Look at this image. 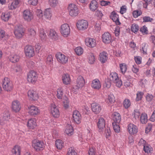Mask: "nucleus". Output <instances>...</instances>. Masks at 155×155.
<instances>
[{"instance_id": "46", "label": "nucleus", "mask_w": 155, "mask_h": 155, "mask_svg": "<svg viewBox=\"0 0 155 155\" xmlns=\"http://www.w3.org/2000/svg\"><path fill=\"white\" fill-rule=\"evenodd\" d=\"M132 115L136 120L138 119L139 116L141 115L140 110L137 109H135L132 114Z\"/></svg>"}, {"instance_id": "16", "label": "nucleus", "mask_w": 155, "mask_h": 155, "mask_svg": "<svg viewBox=\"0 0 155 155\" xmlns=\"http://www.w3.org/2000/svg\"><path fill=\"white\" fill-rule=\"evenodd\" d=\"M111 35L108 32H105L102 35V40L106 44L110 43L112 41Z\"/></svg>"}, {"instance_id": "39", "label": "nucleus", "mask_w": 155, "mask_h": 155, "mask_svg": "<svg viewBox=\"0 0 155 155\" xmlns=\"http://www.w3.org/2000/svg\"><path fill=\"white\" fill-rule=\"evenodd\" d=\"M44 17L47 19H50L51 17V12L50 8H48L45 11Z\"/></svg>"}, {"instance_id": "32", "label": "nucleus", "mask_w": 155, "mask_h": 155, "mask_svg": "<svg viewBox=\"0 0 155 155\" xmlns=\"http://www.w3.org/2000/svg\"><path fill=\"white\" fill-rule=\"evenodd\" d=\"M148 116L147 114L145 113H142L140 115V120L142 124H146L148 121Z\"/></svg>"}, {"instance_id": "31", "label": "nucleus", "mask_w": 155, "mask_h": 155, "mask_svg": "<svg viewBox=\"0 0 155 155\" xmlns=\"http://www.w3.org/2000/svg\"><path fill=\"white\" fill-rule=\"evenodd\" d=\"M114 122L119 123L121 120V117L120 114L117 112H114L113 114Z\"/></svg>"}, {"instance_id": "19", "label": "nucleus", "mask_w": 155, "mask_h": 155, "mask_svg": "<svg viewBox=\"0 0 155 155\" xmlns=\"http://www.w3.org/2000/svg\"><path fill=\"white\" fill-rule=\"evenodd\" d=\"M127 130L129 134H136L138 131L137 127L132 123H130L128 125Z\"/></svg>"}, {"instance_id": "54", "label": "nucleus", "mask_w": 155, "mask_h": 155, "mask_svg": "<svg viewBox=\"0 0 155 155\" xmlns=\"http://www.w3.org/2000/svg\"><path fill=\"white\" fill-rule=\"evenodd\" d=\"M64 107L65 109H68L69 107V101L68 97H65L63 101Z\"/></svg>"}, {"instance_id": "25", "label": "nucleus", "mask_w": 155, "mask_h": 155, "mask_svg": "<svg viewBox=\"0 0 155 155\" xmlns=\"http://www.w3.org/2000/svg\"><path fill=\"white\" fill-rule=\"evenodd\" d=\"M27 126L30 129H34L37 126L36 120L35 118L29 119L27 122Z\"/></svg>"}, {"instance_id": "13", "label": "nucleus", "mask_w": 155, "mask_h": 155, "mask_svg": "<svg viewBox=\"0 0 155 155\" xmlns=\"http://www.w3.org/2000/svg\"><path fill=\"white\" fill-rule=\"evenodd\" d=\"M77 28L79 30H84L88 26V22L85 20H82L78 21L77 24Z\"/></svg>"}, {"instance_id": "49", "label": "nucleus", "mask_w": 155, "mask_h": 155, "mask_svg": "<svg viewBox=\"0 0 155 155\" xmlns=\"http://www.w3.org/2000/svg\"><path fill=\"white\" fill-rule=\"evenodd\" d=\"M120 70L123 74H124L127 70V65L124 63L120 64H119Z\"/></svg>"}, {"instance_id": "55", "label": "nucleus", "mask_w": 155, "mask_h": 155, "mask_svg": "<svg viewBox=\"0 0 155 155\" xmlns=\"http://www.w3.org/2000/svg\"><path fill=\"white\" fill-rule=\"evenodd\" d=\"M144 94L143 92L141 91H138L137 94V97L136 99L137 101H139L141 100L142 97L143 96Z\"/></svg>"}, {"instance_id": "24", "label": "nucleus", "mask_w": 155, "mask_h": 155, "mask_svg": "<svg viewBox=\"0 0 155 155\" xmlns=\"http://www.w3.org/2000/svg\"><path fill=\"white\" fill-rule=\"evenodd\" d=\"M91 86L93 88L96 90H99L101 87V82L98 79L93 80Z\"/></svg>"}, {"instance_id": "62", "label": "nucleus", "mask_w": 155, "mask_h": 155, "mask_svg": "<svg viewBox=\"0 0 155 155\" xmlns=\"http://www.w3.org/2000/svg\"><path fill=\"white\" fill-rule=\"evenodd\" d=\"M37 15L40 19H43L44 15H43L42 11L41 10H37Z\"/></svg>"}, {"instance_id": "41", "label": "nucleus", "mask_w": 155, "mask_h": 155, "mask_svg": "<svg viewBox=\"0 0 155 155\" xmlns=\"http://www.w3.org/2000/svg\"><path fill=\"white\" fill-rule=\"evenodd\" d=\"M57 97L59 99H62L64 94L63 89L62 88H58L57 89Z\"/></svg>"}, {"instance_id": "22", "label": "nucleus", "mask_w": 155, "mask_h": 155, "mask_svg": "<svg viewBox=\"0 0 155 155\" xmlns=\"http://www.w3.org/2000/svg\"><path fill=\"white\" fill-rule=\"evenodd\" d=\"M110 18L112 19L117 25H118L120 24L119 15L115 12L113 11L111 13Z\"/></svg>"}, {"instance_id": "26", "label": "nucleus", "mask_w": 155, "mask_h": 155, "mask_svg": "<svg viewBox=\"0 0 155 155\" xmlns=\"http://www.w3.org/2000/svg\"><path fill=\"white\" fill-rule=\"evenodd\" d=\"M20 58L19 54L16 53H13L9 56V58L10 61L12 63L18 62Z\"/></svg>"}, {"instance_id": "29", "label": "nucleus", "mask_w": 155, "mask_h": 155, "mask_svg": "<svg viewBox=\"0 0 155 155\" xmlns=\"http://www.w3.org/2000/svg\"><path fill=\"white\" fill-rule=\"evenodd\" d=\"M108 58V54L105 51H103L100 53L99 55L100 61L102 63H105Z\"/></svg>"}, {"instance_id": "60", "label": "nucleus", "mask_w": 155, "mask_h": 155, "mask_svg": "<svg viewBox=\"0 0 155 155\" xmlns=\"http://www.w3.org/2000/svg\"><path fill=\"white\" fill-rule=\"evenodd\" d=\"M143 21L144 22H151L153 19L149 16H144L143 18Z\"/></svg>"}, {"instance_id": "27", "label": "nucleus", "mask_w": 155, "mask_h": 155, "mask_svg": "<svg viewBox=\"0 0 155 155\" xmlns=\"http://www.w3.org/2000/svg\"><path fill=\"white\" fill-rule=\"evenodd\" d=\"M1 116H2V120L3 122H5V124H6L10 119V114L7 110L2 113Z\"/></svg>"}, {"instance_id": "28", "label": "nucleus", "mask_w": 155, "mask_h": 155, "mask_svg": "<svg viewBox=\"0 0 155 155\" xmlns=\"http://www.w3.org/2000/svg\"><path fill=\"white\" fill-rule=\"evenodd\" d=\"M48 35L50 38L54 40H56L58 38L57 32L53 29H50L48 31Z\"/></svg>"}, {"instance_id": "50", "label": "nucleus", "mask_w": 155, "mask_h": 155, "mask_svg": "<svg viewBox=\"0 0 155 155\" xmlns=\"http://www.w3.org/2000/svg\"><path fill=\"white\" fill-rule=\"evenodd\" d=\"M48 4L52 7H55L58 4V0H48Z\"/></svg>"}, {"instance_id": "15", "label": "nucleus", "mask_w": 155, "mask_h": 155, "mask_svg": "<svg viewBox=\"0 0 155 155\" xmlns=\"http://www.w3.org/2000/svg\"><path fill=\"white\" fill-rule=\"evenodd\" d=\"M105 121L104 118L100 117L98 119L97 123V126L100 132H103L105 127Z\"/></svg>"}, {"instance_id": "38", "label": "nucleus", "mask_w": 155, "mask_h": 155, "mask_svg": "<svg viewBox=\"0 0 155 155\" xmlns=\"http://www.w3.org/2000/svg\"><path fill=\"white\" fill-rule=\"evenodd\" d=\"M115 101V97L114 95L112 94H110L108 95L107 98L105 100V101L108 104H112Z\"/></svg>"}, {"instance_id": "9", "label": "nucleus", "mask_w": 155, "mask_h": 155, "mask_svg": "<svg viewBox=\"0 0 155 155\" xmlns=\"http://www.w3.org/2000/svg\"><path fill=\"white\" fill-rule=\"evenodd\" d=\"M38 75L34 71H30L28 74L27 79L29 82H34L37 80Z\"/></svg>"}, {"instance_id": "5", "label": "nucleus", "mask_w": 155, "mask_h": 155, "mask_svg": "<svg viewBox=\"0 0 155 155\" xmlns=\"http://www.w3.org/2000/svg\"><path fill=\"white\" fill-rule=\"evenodd\" d=\"M68 9L70 16L73 17L77 16L78 14V10L77 6L74 4H70Z\"/></svg>"}, {"instance_id": "17", "label": "nucleus", "mask_w": 155, "mask_h": 155, "mask_svg": "<svg viewBox=\"0 0 155 155\" xmlns=\"http://www.w3.org/2000/svg\"><path fill=\"white\" fill-rule=\"evenodd\" d=\"M51 109L52 116L55 118L58 117L60 115V112L56 106L54 104H52Z\"/></svg>"}, {"instance_id": "2", "label": "nucleus", "mask_w": 155, "mask_h": 155, "mask_svg": "<svg viewBox=\"0 0 155 155\" xmlns=\"http://www.w3.org/2000/svg\"><path fill=\"white\" fill-rule=\"evenodd\" d=\"M84 80L83 77L81 76H78L77 80V85L74 86L72 87V91L75 94H76L78 90L80 88H81L84 86Z\"/></svg>"}, {"instance_id": "3", "label": "nucleus", "mask_w": 155, "mask_h": 155, "mask_svg": "<svg viewBox=\"0 0 155 155\" xmlns=\"http://www.w3.org/2000/svg\"><path fill=\"white\" fill-rule=\"evenodd\" d=\"M110 80L114 83L118 87H120L122 85V81L119 80L118 74L115 72L111 73L109 75Z\"/></svg>"}, {"instance_id": "35", "label": "nucleus", "mask_w": 155, "mask_h": 155, "mask_svg": "<svg viewBox=\"0 0 155 155\" xmlns=\"http://www.w3.org/2000/svg\"><path fill=\"white\" fill-rule=\"evenodd\" d=\"M87 56L88 63L91 64H94L95 61L94 54L92 53H87Z\"/></svg>"}, {"instance_id": "63", "label": "nucleus", "mask_w": 155, "mask_h": 155, "mask_svg": "<svg viewBox=\"0 0 155 155\" xmlns=\"http://www.w3.org/2000/svg\"><path fill=\"white\" fill-rule=\"evenodd\" d=\"M140 31L142 33L147 34L148 33L147 27L145 26H144L141 28L140 29Z\"/></svg>"}, {"instance_id": "23", "label": "nucleus", "mask_w": 155, "mask_h": 155, "mask_svg": "<svg viewBox=\"0 0 155 155\" xmlns=\"http://www.w3.org/2000/svg\"><path fill=\"white\" fill-rule=\"evenodd\" d=\"M28 95L30 100L35 101L38 99L37 94L33 90H30L28 92Z\"/></svg>"}, {"instance_id": "61", "label": "nucleus", "mask_w": 155, "mask_h": 155, "mask_svg": "<svg viewBox=\"0 0 155 155\" xmlns=\"http://www.w3.org/2000/svg\"><path fill=\"white\" fill-rule=\"evenodd\" d=\"M134 60L136 64H140L142 62V58L140 56L135 57Z\"/></svg>"}, {"instance_id": "64", "label": "nucleus", "mask_w": 155, "mask_h": 155, "mask_svg": "<svg viewBox=\"0 0 155 155\" xmlns=\"http://www.w3.org/2000/svg\"><path fill=\"white\" fill-rule=\"evenodd\" d=\"M153 125L152 124L148 123V126L146 127L145 130V132L146 133H148L150 132L152 129Z\"/></svg>"}, {"instance_id": "21", "label": "nucleus", "mask_w": 155, "mask_h": 155, "mask_svg": "<svg viewBox=\"0 0 155 155\" xmlns=\"http://www.w3.org/2000/svg\"><path fill=\"white\" fill-rule=\"evenodd\" d=\"M85 42L87 46L91 48L94 47L96 44L95 40L93 38H86L85 40Z\"/></svg>"}, {"instance_id": "12", "label": "nucleus", "mask_w": 155, "mask_h": 155, "mask_svg": "<svg viewBox=\"0 0 155 155\" xmlns=\"http://www.w3.org/2000/svg\"><path fill=\"white\" fill-rule=\"evenodd\" d=\"M73 120L74 123L77 124H79L81 122V115L78 110H74L73 111L72 114Z\"/></svg>"}, {"instance_id": "45", "label": "nucleus", "mask_w": 155, "mask_h": 155, "mask_svg": "<svg viewBox=\"0 0 155 155\" xmlns=\"http://www.w3.org/2000/svg\"><path fill=\"white\" fill-rule=\"evenodd\" d=\"M67 155H78L77 150L74 147H70L68 149Z\"/></svg>"}, {"instance_id": "48", "label": "nucleus", "mask_w": 155, "mask_h": 155, "mask_svg": "<svg viewBox=\"0 0 155 155\" xmlns=\"http://www.w3.org/2000/svg\"><path fill=\"white\" fill-rule=\"evenodd\" d=\"M53 58L52 55H50L47 56L45 62L48 65L51 66L53 63Z\"/></svg>"}, {"instance_id": "47", "label": "nucleus", "mask_w": 155, "mask_h": 155, "mask_svg": "<svg viewBox=\"0 0 155 155\" xmlns=\"http://www.w3.org/2000/svg\"><path fill=\"white\" fill-rule=\"evenodd\" d=\"M119 123L115 122H113L112 123L113 129L116 133H118L120 132V128Z\"/></svg>"}, {"instance_id": "1", "label": "nucleus", "mask_w": 155, "mask_h": 155, "mask_svg": "<svg viewBox=\"0 0 155 155\" xmlns=\"http://www.w3.org/2000/svg\"><path fill=\"white\" fill-rule=\"evenodd\" d=\"M2 85L4 90L8 92L11 91L13 88L12 81L8 78H5L2 80Z\"/></svg>"}, {"instance_id": "33", "label": "nucleus", "mask_w": 155, "mask_h": 155, "mask_svg": "<svg viewBox=\"0 0 155 155\" xmlns=\"http://www.w3.org/2000/svg\"><path fill=\"white\" fill-rule=\"evenodd\" d=\"M98 6L97 2L95 0H92L89 5V8L92 11H95L97 8Z\"/></svg>"}, {"instance_id": "10", "label": "nucleus", "mask_w": 155, "mask_h": 155, "mask_svg": "<svg viewBox=\"0 0 155 155\" xmlns=\"http://www.w3.org/2000/svg\"><path fill=\"white\" fill-rule=\"evenodd\" d=\"M14 33L17 38H21L24 34L22 26L20 25H16L15 28Z\"/></svg>"}, {"instance_id": "58", "label": "nucleus", "mask_w": 155, "mask_h": 155, "mask_svg": "<svg viewBox=\"0 0 155 155\" xmlns=\"http://www.w3.org/2000/svg\"><path fill=\"white\" fill-rule=\"evenodd\" d=\"M89 155H96V149L94 147H90L88 152Z\"/></svg>"}, {"instance_id": "30", "label": "nucleus", "mask_w": 155, "mask_h": 155, "mask_svg": "<svg viewBox=\"0 0 155 155\" xmlns=\"http://www.w3.org/2000/svg\"><path fill=\"white\" fill-rule=\"evenodd\" d=\"M74 129L72 126L70 124H68L66 126L64 132L69 136H71L73 134Z\"/></svg>"}, {"instance_id": "20", "label": "nucleus", "mask_w": 155, "mask_h": 155, "mask_svg": "<svg viewBox=\"0 0 155 155\" xmlns=\"http://www.w3.org/2000/svg\"><path fill=\"white\" fill-rule=\"evenodd\" d=\"M12 109L16 112H18L21 109V106L20 102L18 100H15L12 103Z\"/></svg>"}, {"instance_id": "7", "label": "nucleus", "mask_w": 155, "mask_h": 155, "mask_svg": "<svg viewBox=\"0 0 155 155\" xmlns=\"http://www.w3.org/2000/svg\"><path fill=\"white\" fill-rule=\"evenodd\" d=\"M25 52L26 56L29 58L33 57L35 55L34 48L30 45H27L25 48Z\"/></svg>"}, {"instance_id": "51", "label": "nucleus", "mask_w": 155, "mask_h": 155, "mask_svg": "<svg viewBox=\"0 0 155 155\" xmlns=\"http://www.w3.org/2000/svg\"><path fill=\"white\" fill-rule=\"evenodd\" d=\"M139 28L138 25L136 24H133L131 27V29L132 31L135 33H136Z\"/></svg>"}, {"instance_id": "34", "label": "nucleus", "mask_w": 155, "mask_h": 155, "mask_svg": "<svg viewBox=\"0 0 155 155\" xmlns=\"http://www.w3.org/2000/svg\"><path fill=\"white\" fill-rule=\"evenodd\" d=\"M62 80L63 83L65 84L68 85L70 84L71 79L69 75L67 74H65L63 75Z\"/></svg>"}, {"instance_id": "6", "label": "nucleus", "mask_w": 155, "mask_h": 155, "mask_svg": "<svg viewBox=\"0 0 155 155\" xmlns=\"http://www.w3.org/2000/svg\"><path fill=\"white\" fill-rule=\"evenodd\" d=\"M60 31L63 36L65 37H67L70 34V28L68 24H64L61 25Z\"/></svg>"}, {"instance_id": "18", "label": "nucleus", "mask_w": 155, "mask_h": 155, "mask_svg": "<svg viewBox=\"0 0 155 155\" xmlns=\"http://www.w3.org/2000/svg\"><path fill=\"white\" fill-rule=\"evenodd\" d=\"M91 107L92 111L96 114L99 113L102 109L101 105L96 103H92L91 105Z\"/></svg>"}, {"instance_id": "43", "label": "nucleus", "mask_w": 155, "mask_h": 155, "mask_svg": "<svg viewBox=\"0 0 155 155\" xmlns=\"http://www.w3.org/2000/svg\"><path fill=\"white\" fill-rule=\"evenodd\" d=\"M143 150L145 153H150L153 151L151 146L147 143L144 146Z\"/></svg>"}, {"instance_id": "11", "label": "nucleus", "mask_w": 155, "mask_h": 155, "mask_svg": "<svg viewBox=\"0 0 155 155\" xmlns=\"http://www.w3.org/2000/svg\"><path fill=\"white\" fill-rule=\"evenodd\" d=\"M23 16L24 20L27 21H30L33 18V14L29 10L26 9L23 12Z\"/></svg>"}, {"instance_id": "52", "label": "nucleus", "mask_w": 155, "mask_h": 155, "mask_svg": "<svg viewBox=\"0 0 155 155\" xmlns=\"http://www.w3.org/2000/svg\"><path fill=\"white\" fill-rule=\"evenodd\" d=\"M28 31V34L30 38L34 37L36 35V32L33 28L29 29Z\"/></svg>"}, {"instance_id": "14", "label": "nucleus", "mask_w": 155, "mask_h": 155, "mask_svg": "<svg viewBox=\"0 0 155 155\" xmlns=\"http://www.w3.org/2000/svg\"><path fill=\"white\" fill-rule=\"evenodd\" d=\"M28 113L31 115H37L40 113V110L38 107L35 105H32L28 107Z\"/></svg>"}, {"instance_id": "44", "label": "nucleus", "mask_w": 155, "mask_h": 155, "mask_svg": "<svg viewBox=\"0 0 155 155\" xmlns=\"http://www.w3.org/2000/svg\"><path fill=\"white\" fill-rule=\"evenodd\" d=\"M56 147L59 149H61L64 146V142L61 140H57L55 143Z\"/></svg>"}, {"instance_id": "8", "label": "nucleus", "mask_w": 155, "mask_h": 155, "mask_svg": "<svg viewBox=\"0 0 155 155\" xmlns=\"http://www.w3.org/2000/svg\"><path fill=\"white\" fill-rule=\"evenodd\" d=\"M55 56L58 61L61 64H65L68 62V57L60 52L57 53Z\"/></svg>"}, {"instance_id": "57", "label": "nucleus", "mask_w": 155, "mask_h": 155, "mask_svg": "<svg viewBox=\"0 0 155 155\" xmlns=\"http://www.w3.org/2000/svg\"><path fill=\"white\" fill-rule=\"evenodd\" d=\"M142 13L141 10H136L133 12V15L134 18H136L141 15Z\"/></svg>"}, {"instance_id": "42", "label": "nucleus", "mask_w": 155, "mask_h": 155, "mask_svg": "<svg viewBox=\"0 0 155 155\" xmlns=\"http://www.w3.org/2000/svg\"><path fill=\"white\" fill-rule=\"evenodd\" d=\"M39 35L42 41L45 40L47 38V35L43 29L41 28L39 30Z\"/></svg>"}, {"instance_id": "59", "label": "nucleus", "mask_w": 155, "mask_h": 155, "mask_svg": "<svg viewBox=\"0 0 155 155\" xmlns=\"http://www.w3.org/2000/svg\"><path fill=\"white\" fill-rule=\"evenodd\" d=\"M75 51L77 54L78 55L82 54L83 52V49L81 47H78L75 49Z\"/></svg>"}, {"instance_id": "37", "label": "nucleus", "mask_w": 155, "mask_h": 155, "mask_svg": "<svg viewBox=\"0 0 155 155\" xmlns=\"http://www.w3.org/2000/svg\"><path fill=\"white\" fill-rule=\"evenodd\" d=\"M19 4V0H14L11 4L9 5V9L10 10H13L15 9L18 6Z\"/></svg>"}, {"instance_id": "53", "label": "nucleus", "mask_w": 155, "mask_h": 155, "mask_svg": "<svg viewBox=\"0 0 155 155\" xmlns=\"http://www.w3.org/2000/svg\"><path fill=\"white\" fill-rule=\"evenodd\" d=\"M131 105V102L130 100L125 99L123 102V106L126 109L128 108Z\"/></svg>"}, {"instance_id": "56", "label": "nucleus", "mask_w": 155, "mask_h": 155, "mask_svg": "<svg viewBox=\"0 0 155 155\" xmlns=\"http://www.w3.org/2000/svg\"><path fill=\"white\" fill-rule=\"evenodd\" d=\"M147 45L145 43H143L140 48L141 52L143 54H146L147 52Z\"/></svg>"}, {"instance_id": "36", "label": "nucleus", "mask_w": 155, "mask_h": 155, "mask_svg": "<svg viewBox=\"0 0 155 155\" xmlns=\"http://www.w3.org/2000/svg\"><path fill=\"white\" fill-rule=\"evenodd\" d=\"M20 148L18 146H15L12 150V155H20Z\"/></svg>"}, {"instance_id": "4", "label": "nucleus", "mask_w": 155, "mask_h": 155, "mask_svg": "<svg viewBox=\"0 0 155 155\" xmlns=\"http://www.w3.org/2000/svg\"><path fill=\"white\" fill-rule=\"evenodd\" d=\"M32 146L35 150L38 151L44 149L45 144L42 141L35 139L32 141Z\"/></svg>"}, {"instance_id": "40", "label": "nucleus", "mask_w": 155, "mask_h": 155, "mask_svg": "<svg viewBox=\"0 0 155 155\" xmlns=\"http://www.w3.org/2000/svg\"><path fill=\"white\" fill-rule=\"evenodd\" d=\"M10 17V13L9 12L2 13L1 15V19L5 21H7L8 20Z\"/></svg>"}]
</instances>
